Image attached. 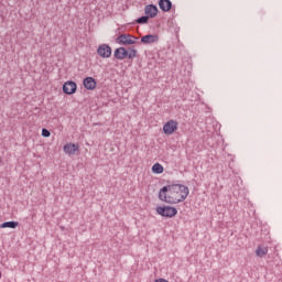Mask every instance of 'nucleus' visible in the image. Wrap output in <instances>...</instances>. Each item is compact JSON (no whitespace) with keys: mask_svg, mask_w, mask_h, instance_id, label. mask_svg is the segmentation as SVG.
Returning a JSON list of instances; mask_svg holds the SVG:
<instances>
[{"mask_svg":"<svg viewBox=\"0 0 282 282\" xmlns=\"http://www.w3.org/2000/svg\"><path fill=\"white\" fill-rule=\"evenodd\" d=\"M138 56V50L129 48L128 50V58L133 59Z\"/></svg>","mask_w":282,"mask_h":282,"instance_id":"f3484780","label":"nucleus"},{"mask_svg":"<svg viewBox=\"0 0 282 282\" xmlns=\"http://www.w3.org/2000/svg\"><path fill=\"white\" fill-rule=\"evenodd\" d=\"M158 41H160V37L153 34H148L141 37V43L144 45H151L153 43H158Z\"/></svg>","mask_w":282,"mask_h":282,"instance_id":"f8f14e48","label":"nucleus"},{"mask_svg":"<svg viewBox=\"0 0 282 282\" xmlns=\"http://www.w3.org/2000/svg\"><path fill=\"white\" fill-rule=\"evenodd\" d=\"M257 257H265L268 254V248L267 247H258L256 250Z\"/></svg>","mask_w":282,"mask_h":282,"instance_id":"dca6fc26","label":"nucleus"},{"mask_svg":"<svg viewBox=\"0 0 282 282\" xmlns=\"http://www.w3.org/2000/svg\"><path fill=\"white\" fill-rule=\"evenodd\" d=\"M137 23H139L140 25H144V23H149V18L148 15H143L141 18L137 19Z\"/></svg>","mask_w":282,"mask_h":282,"instance_id":"a211bd4d","label":"nucleus"},{"mask_svg":"<svg viewBox=\"0 0 282 282\" xmlns=\"http://www.w3.org/2000/svg\"><path fill=\"white\" fill-rule=\"evenodd\" d=\"M163 131L166 135H173L177 131V121L170 120L163 126Z\"/></svg>","mask_w":282,"mask_h":282,"instance_id":"39448f33","label":"nucleus"},{"mask_svg":"<svg viewBox=\"0 0 282 282\" xmlns=\"http://www.w3.org/2000/svg\"><path fill=\"white\" fill-rule=\"evenodd\" d=\"M152 173H155L156 175L164 173V166H162V164H160V163H155L152 166Z\"/></svg>","mask_w":282,"mask_h":282,"instance_id":"4468645a","label":"nucleus"},{"mask_svg":"<svg viewBox=\"0 0 282 282\" xmlns=\"http://www.w3.org/2000/svg\"><path fill=\"white\" fill-rule=\"evenodd\" d=\"M144 13L149 19H155V17H158V7L154 4H148L144 8Z\"/></svg>","mask_w":282,"mask_h":282,"instance_id":"6e6552de","label":"nucleus"},{"mask_svg":"<svg viewBox=\"0 0 282 282\" xmlns=\"http://www.w3.org/2000/svg\"><path fill=\"white\" fill-rule=\"evenodd\" d=\"M154 282H169V281L166 279L160 278V279H156Z\"/></svg>","mask_w":282,"mask_h":282,"instance_id":"aec40b11","label":"nucleus"},{"mask_svg":"<svg viewBox=\"0 0 282 282\" xmlns=\"http://www.w3.org/2000/svg\"><path fill=\"white\" fill-rule=\"evenodd\" d=\"M19 226V221H6L0 225V228H17Z\"/></svg>","mask_w":282,"mask_h":282,"instance_id":"2eb2a0df","label":"nucleus"},{"mask_svg":"<svg viewBox=\"0 0 282 282\" xmlns=\"http://www.w3.org/2000/svg\"><path fill=\"white\" fill-rule=\"evenodd\" d=\"M78 149H80V147L76 143H66L63 148V151L67 155H74V153H76V151H78Z\"/></svg>","mask_w":282,"mask_h":282,"instance_id":"9b49d317","label":"nucleus"},{"mask_svg":"<svg viewBox=\"0 0 282 282\" xmlns=\"http://www.w3.org/2000/svg\"><path fill=\"white\" fill-rule=\"evenodd\" d=\"M113 56L117 61H124V58H129V51L121 46L115 51Z\"/></svg>","mask_w":282,"mask_h":282,"instance_id":"1a4fd4ad","label":"nucleus"},{"mask_svg":"<svg viewBox=\"0 0 282 282\" xmlns=\"http://www.w3.org/2000/svg\"><path fill=\"white\" fill-rule=\"evenodd\" d=\"M97 54L101 58H111V46L109 44H101L97 48Z\"/></svg>","mask_w":282,"mask_h":282,"instance_id":"20e7f679","label":"nucleus"},{"mask_svg":"<svg viewBox=\"0 0 282 282\" xmlns=\"http://www.w3.org/2000/svg\"><path fill=\"white\" fill-rule=\"evenodd\" d=\"M42 135H43V138H50L52 135V133L50 132V130L43 128Z\"/></svg>","mask_w":282,"mask_h":282,"instance_id":"6ab92c4d","label":"nucleus"},{"mask_svg":"<svg viewBox=\"0 0 282 282\" xmlns=\"http://www.w3.org/2000/svg\"><path fill=\"white\" fill-rule=\"evenodd\" d=\"M138 37L130 34H121L117 37L116 43L119 45H135Z\"/></svg>","mask_w":282,"mask_h":282,"instance_id":"7ed1b4c3","label":"nucleus"},{"mask_svg":"<svg viewBox=\"0 0 282 282\" xmlns=\"http://www.w3.org/2000/svg\"><path fill=\"white\" fill-rule=\"evenodd\" d=\"M83 85L85 87V89H88L89 91H94V89H96V79L94 77H86L83 80Z\"/></svg>","mask_w":282,"mask_h":282,"instance_id":"9d476101","label":"nucleus"},{"mask_svg":"<svg viewBox=\"0 0 282 282\" xmlns=\"http://www.w3.org/2000/svg\"><path fill=\"white\" fill-rule=\"evenodd\" d=\"M159 199L161 202H165L166 204H171V194H169V186H164L160 189Z\"/></svg>","mask_w":282,"mask_h":282,"instance_id":"0eeeda50","label":"nucleus"},{"mask_svg":"<svg viewBox=\"0 0 282 282\" xmlns=\"http://www.w3.org/2000/svg\"><path fill=\"white\" fill-rule=\"evenodd\" d=\"M170 204H180L188 197V186L182 184L167 185Z\"/></svg>","mask_w":282,"mask_h":282,"instance_id":"f257e3e1","label":"nucleus"},{"mask_svg":"<svg viewBox=\"0 0 282 282\" xmlns=\"http://www.w3.org/2000/svg\"><path fill=\"white\" fill-rule=\"evenodd\" d=\"M76 89H77V86L75 82L68 80L63 85V91L64 94H67V96H72V94H76Z\"/></svg>","mask_w":282,"mask_h":282,"instance_id":"423d86ee","label":"nucleus"},{"mask_svg":"<svg viewBox=\"0 0 282 282\" xmlns=\"http://www.w3.org/2000/svg\"><path fill=\"white\" fill-rule=\"evenodd\" d=\"M159 8L162 12H169L173 8V2L171 0H160Z\"/></svg>","mask_w":282,"mask_h":282,"instance_id":"ddd939ff","label":"nucleus"},{"mask_svg":"<svg viewBox=\"0 0 282 282\" xmlns=\"http://www.w3.org/2000/svg\"><path fill=\"white\" fill-rule=\"evenodd\" d=\"M158 215H161V217H175L177 215V208L171 207V206H164V207H156Z\"/></svg>","mask_w":282,"mask_h":282,"instance_id":"f03ea898","label":"nucleus"}]
</instances>
